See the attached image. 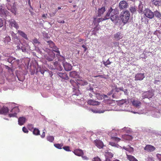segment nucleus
<instances>
[{"instance_id":"50","label":"nucleus","mask_w":161,"mask_h":161,"mask_svg":"<svg viewBox=\"0 0 161 161\" xmlns=\"http://www.w3.org/2000/svg\"><path fill=\"white\" fill-rule=\"evenodd\" d=\"M33 42L35 44L39 43L40 42L38 41V40L36 38L33 40Z\"/></svg>"},{"instance_id":"22","label":"nucleus","mask_w":161,"mask_h":161,"mask_svg":"<svg viewBox=\"0 0 161 161\" xmlns=\"http://www.w3.org/2000/svg\"><path fill=\"white\" fill-rule=\"evenodd\" d=\"M18 33L22 37L26 39V40L28 39V38L27 36V35L24 32L21 31L20 30H19L18 31Z\"/></svg>"},{"instance_id":"43","label":"nucleus","mask_w":161,"mask_h":161,"mask_svg":"<svg viewBox=\"0 0 161 161\" xmlns=\"http://www.w3.org/2000/svg\"><path fill=\"white\" fill-rule=\"evenodd\" d=\"M127 102L126 99H122L120 100L119 102V103L121 104H123L126 103Z\"/></svg>"},{"instance_id":"49","label":"nucleus","mask_w":161,"mask_h":161,"mask_svg":"<svg viewBox=\"0 0 161 161\" xmlns=\"http://www.w3.org/2000/svg\"><path fill=\"white\" fill-rule=\"evenodd\" d=\"M93 161H103L101 160L100 158L98 157H95L93 158Z\"/></svg>"},{"instance_id":"52","label":"nucleus","mask_w":161,"mask_h":161,"mask_svg":"<svg viewBox=\"0 0 161 161\" xmlns=\"http://www.w3.org/2000/svg\"><path fill=\"white\" fill-rule=\"evenodd\" d=\"M113 139L116 142L119 141L120 140L119 138L117 137H114L113 138Z\"/></svg>"},{"instance_id":"7","label":"nucleus","mask_w":161,"mask_h":161,"mask_svg":"<svg viewBox=\"0 0 161 161\" xmlns=\"http://www.w3.org/2000/svg\"><path fill=\"white\" fill-rule=\"evenodd\" d=\"M128 6L127 2L124 0L121 1L119 3V7L121 9L126 8L128 7Z\"/></svg>"},{"instance_id":"48","label":"nucleus","mask_w":161,"mask_h":161,"mask_svg":"<svg viewBox=\"0 0 161 161\" xmlns=\"http://www.w3.org/2000/svg\"><path fill=\"white\" fill-rule=\"evenodd\" d=\"M28 128L29 130H31L33 129V125L32 124H28Z\"/></svg>"},{"instance_id":"61","label":"nucleus","mask_w":161,"mask_h":161,"mask_svg":"<svg viewBox=\"0 0 161 161\" xmlns=\"http://www.w3.org/2000/svg\"><path fill=\"white\" fill-rule=\"evenodd\" d=\"M28 4L29 5L30 7H32L31 6V2H30V0H28Z\"/></svg>"},{"instance_id":"53","label":"nucleus","mask_w":161,"mask_h":161,"mask_svg":"<svg viewBox=\"0 0 161 161\" xmlns=\"http://www.w3.org/2000/svg\"><path fill=\"white\" fill-rule=\"evenodd\" d=\"M56 12H57V11H56L54 12H53L52 13L50 14H49L50 16L51 17H52L54 16L55 15V14H56Z\"/></svg>"},{"instance_id":"39","label":"nucleus","mask_w":161,"mask_h":161,"mask_svg":"<svg viewBox=\"0 0 161 161\" xmlns=\"http://www.w3.org/2000/svg\"><path fill=\"white\" fill-rule=\"evenodd\" d=\"M111 64V62H110L109 59H108L106 62L104 61L103 62V64L106 67L108 65H109Z\"/></svg>"},{"instance_id":"12","label":"nucleus","mask_w":161,"mask_h":161,"mask_svg":"<svg viewBox=\"0 0 161 161\" xmlns=\"http://www.w3.org/2000/svg\"><path fill=\"white\" fill-rule=\"evenodd\" d=\"M9 109L8 108L5 106H3L0 109V114L6 115L9 112Z\"/></svg>"},{"instance_id":"28","label":"nucleus","mask_w":161,"mask_h":161,"mask_svg":"<svg viewBox=\"0 0 161 161\" xmlns=\"http://www.w3.org/2000/svg\"><path fill=\"white\" fill-rule=\"evenodd\" d=\"M127 158L130 161H138L133 156L126 154Z\"/></svg>"},{"instance_id":"36","label":"nucleus","mask_w":161,"mask_h":161,"mask_svg":"<svg viewBox=\"0 0 161 161\" xmlns=\"http://www.w3.org/2000/svg\"><path fill=\"white\" fill-rule=\"evenodd\" d=\"M63 143L60 144H55L54 145V146L56 147L57 148L59 149H61L62 148V147L63 146Z\"/></svg>"},{"instance_id":"3","label":"nucleus","mask_w":161,"mask_h":161,"mask_svg":"<svg viewBox=\"0 0 161 161\" xmlns=\"http://www.w3.org/2000/svg\"><path fill=\"white\" fill-rule=\"evenodd\" d=\"M113 10L112 9V11L110 14L109 18L111 21L115 24L117 23L119 19L118 15L113 12Z\"/></svg>"},{"instance_id":"44","label":"nucleus","mask_w":161,"mask_h":161,"mask_svg":"<svg viewBox=\"0 0 161 161\" xmlns=\"http://www.w3.org/2000/svg\"><path fill=\"white\" fill-rule=\"evenodd\" d=\"M15 59L13 57H10L8 58V61L9 63H12V61Z\"/></svg>"},{"instance_id":"63","label":"nucleus","mask_w":161,"mask_h":161,"mask_svg":"<svg viewBox=\"0 0 161 161\" xmlns=\"http://www.w3.org/2000/svg\"><path fill=\"white\" fill-rule=\"evenodd\" d=\"M47 15V14H43L42 15V17H44V18H47V17H46V16Z\"/></svg>"},{"instance_id":"9","label":"nucleus","mask_w":161,"mask_h":161,"mask_svg":"<svg viewBox=\"0 0 161 161\" xmlns=\"http://www.w3.org/2000/svg\"><path fill=\"white\" fill-rule=\"evenodd\" d=\"M145 76L144 73H138L136 74L135 77V80L136 81L142 80L145 78Z\"/></svg>"},{"instance_id":"56","label":"nucleus","mask_w":161,"mask_h":161,"mask_svg":"<svg viewBox=\"0 0 161 161\" xmlns=\"http://www.w3.org/2000/svg\"><path fill=\"white\" fill-rule=\"evenodd\" d=\"M110 145H111L112 146H114V147L116 146V144L114 142H110Z\"/></svg>"},{"instance_id":"16","label":"nucleus","mask_w":161,"mask_h":161,"mask_svg":"<svg viewBox=\"0 0 161 161\" xmlns=\"http://www.w3.org/2000/svg\"><path fill=\"white\" fill-rule=\"evenodd\" d=\"M89 90L96 95V97L97 99L99 100H102V99L103 97V95L99 93H95L93 90V88H90Z\"/></svg>"},{"instance_id":"26","label":"nucleus","mask_w":161,"mask_h":161,"mask_svg":"<svg viewBox=\"0 0 161 161\" xmlns=\"http://www.w3.org/2000/svg\"><path fill=\"white\" fill-rule=\"evenodd\" d=\"M106 11V8L105 7H103L98 10V15L101 16Z\"/></svg>"},{"instance_id":"31","label":"nucleus","mask_w":161,"mask_h":161,"mask_svg":"<svg viewBox=\"0 0 161 161\" xmlns=\"http://www.w3.org/2000/svg\"><path fill=\"white\" fill-rule=\"evenodd\" d=\"M161 1V0H152V4H154L156 6H159Z\"/></svg>"},{"instance_id":"4","label":"nucleus","mask_w":161,"mask_h":161,"mask_svg":"<svg viewBox=\"0 0 161 161\" xmlns=\"http://www.w3.org/2000/svg\"><path fill=\"white\" fill-rule=\"evenodd\" d=\"M45 58L48 61H52L55 58V54L53 51H50L47 54L45 55Z\"/></svg>"},{"instance_id":"41","label":"nucleus","mask_w":161,"mask_h":161,"mask_svg":"<svg viewBox=\"0 0 161 161\" xmlns=\"http://www.w3.org/2000/svg\"><path fill=\"white\" fill-rule=\"evenodd\" d=\"M143 6L141 5H140L139 6V12L140 13H142L143 12Z\"/></svg>"},{"instance_id":"51","label":"nucleus","mask_w":161,"mask_h":161,"mask_svg":"<svg viewBox=\"0 0 161 161\" xmlns=\"http://www.w3.org/2000/svg\"><path fill=\"white\" fill-rule=\"evenodd\" d=\"M133 148L132 147L129 146L127 151L129 152H132L133 151Z\"/></svg>"},{"instance_id":"10","label":"nucleus","mask_w":161,"mask_h":161,"mask_svg":"<svg viewBox=\"0 0 161 161\" xmlns=\"http://www.w3.org/2000/svg\"><path fill=\"white\" fill-rule=\"evenodd\" d=\"M8 12L3 8L2 6H0V16L2 17H6L8 14Z\"/></svg>"},{"instance_id":"35","label":"nucleus","mask_w":161,"mask_h":161,"mask_svg":"<svg viewBox=\"0 0 161 161\" xmlns=\"http://www.w3.org/2000/svg\"><path fill=\"white\" fill-rule=\"evenodd\" d=\"M33 132L34 134L36 135L40 134V131L38 129L36 128L34 129Z\"/></svg>"},{"instance_id":"45","label":"nucleus","mask_w":161,"mask_h":161,"mask_svg":"<svg viewBox=\"0 0 161 161\" xmlns=\"http://www.w3.org/2000/svg\"><path fill=\"white\" fill-rule=\"evenodd\" d=\"M63 149L67 151H70L69 147V146H65L63 147Z\"/></svg>"},{"instance_id":"13","label":"nucleus","mask_w":161,"mask_h":161,"mask_svg":"<svg viewBox=\"0 0 161 161\" xmlns=\"http://www.w3.org/2000/svg\"><path fill=\"white\" fill-rule=\"evenodd\" d=\"M95 145L99 148H103L104 145L103 143L101 141L96 139L94 141Z\"/></svg>"},{"instance_id":"19","label":"nucleus","mask_w":161,"mask_h":161,"mask_svg":"<svg viewBox=\"0 0 161 161\" xmlns=\"http://www.w3.org/2000/svg\"><path fill=\"white\" fill-rule=\"evenodd\" d=\"M74 153L75 155L78 156H82L84 154L83 151L79 149L74 150Z\"/></svg>"},{"instance_id":"27","label":"nucleus","mask_w":161,"mask_h":161,"mask_svg":"<svg viewBox=\"0 0 161 161\" xmlns=\"http://www.w3.org/2000/svg\"><path fill=\"white\" fill-rule=\"evenodd\" d=\"M122 37L121 36V33L120 32H118L114 35V38L116 40H119L122 38Z\"/></svg>"},{"instance_id":"32","label":"nucleus","mask_w":161,"mask_h":161,"mask_svg":"<svg viewBox=\"0 0 161 161\" xmlns=\"http://www.w3.org/2000/svg\"><path fill=\"white\" fill-rule=\"evenodd\" d=\"M70 82L73 87L76 88L78 86L77 81L76 80L75 81L74 80H70Z\"/></svg>"},{"instance_id":"42","label":"nucleus","mask_w":161,"mask_h":161,"mask_svg":"<svg viewBox=\"0 0 161 161\" xmlns=\"http://www.w3.org/2000/svg\"><path fill=\"white\" fill-rule=\"evenodd\" d=\"M147 161H154V158L152 156L148 157L147 158Z\"/></svg>"},{"instance_id":"23","label":"nucleus","mask_w":161,"mask_h":161,"mask_svg":"<svg viewBox=\"0 0 161 161\" xmlns=\"http://www.w3.org/2000/svg\"><path fill=\"white\" fill-rule=\"evenodd\" d=\"M70 76L74 78H77L79 76V75L76 71H72L69 73Z\"/></svg>"},{"instance_id":"20","label":"nucleus","mask_w":161,"mask_h":161,"mask_svg":"<svg viewBox=\"0 0 161 161\" xmlns=\"http://www.w3.org/2000/svg\"><path fill=\"white\" fill-rule=\"evenodd\" d=\"M26 119L24 117H20L18 119V124L20 125H23L25 122Z\"/></svg>"},{"instance_id":"18","label":"nucleus","mask_w":161,"mask_h":161,"mask_svg":"<svg viewBox=\"0 0 161 161\" xmlns=\"http://www.w3.org/2000/svg\"><path fill=\"white\" fill-rule=\"evenodd\" d=\"M87 103L88 104L92 105H98L100 104L99 102L92 99L88 100Z\"/></svg>"},{"instance_id":"2","label":"nucleus","mask_w":161,"mask_h":161,"mask_svg":"<svg viewBox=\"0 0 161 161\" xmlns=\"http://www.w3.org/2000/svg\"><path fill=\"white\" fill-rule=\"evenodd\" d=\"M112 10V8H110L103 18H100L97 19H94L93 21L94 24H97L102 21L109 19L110 14Z\"/></svg>"},{"instance_id":"57","label":"nucleus","mask_w":161,"mask_h":161,"mask_svg":"<svg viewBox=\"0 0 161 161\" xmlns=\"http://www.w3.org/2000/svg\"><path fill=\"white\" fill-rule=\"evenodd\" d=\"M58 22L59 23L63 24L64 23V21L63 20H58Z\"/></svg>"},{"instance_id":"29","label":"nucleus","mask_w":161,"mask_h":161,"mask_svg":"<svg viewBox=\"0 0 161 161\" xmlns=\"http://www.w3.org/2000/svg\"><path fill=\"white\" fill-rule=\"evenodd\" d=\"M52 49L53 51L57 53L56 54V56L57 57H58V56H61L60 54V51L58 50V48L56 46H55L54 47H53Z\"/></svg>"},{"instance_id":"14","label":"nucleus","mask_w":161,"mask_h":161,"mask_svg":"<svg viewBox=\"0 0 161 161\" xmlns=\"http://www.w3.org/2000/svg\"><path fill=\"white\" fill-rule=\"evenodd\" d=\"M63 65L65 70L66 71H70L72 69L71 65L66 62H63Z\"/></svg>"},{"instance_id":"25","label":"nucleus","mask_w":161,"mask_h":161,"mask_svg":"<svg viewBox=\"0 0 161 161\" xmlns=\"http://www.w3.org/2000/svg\"><path fill=\"white\" fill-rule=\"evenodd\" d=\"M58 75L61 78L65 79H67L68 78V76L65 73L61 72L58 73Z\"/></svg>"},{"instance_id":"6","label":"nucleus","mask_w":161,"mask_h":161,"mask_svg":"<svg viewBox=\"0 0 161 161\" xmlns=\"http://www.w3.org/2000/svg\"><path fill=\"white\" fill-rule=\"evenodd\" d=\"M6 22H8L9 23V25L11 28L13 27L17 30L19 28V27L18 23L14 19H11L9 20L6 21Z\"/></svg>"},{"instance_id":"47","label":"nucleus","mask_w":161,"mask_h":161,"mask_svg":"<svg viewBox=\"0 0 161 161\" xmlns=\"http://www.w3.org/2000/svg\"><path fill=\"white\" fill-rule=\"evenodd\" d=\"M30 8H31V9H29V11L30 12L31 15H33L34 14V12H33V8H32V7H31Z\"/></svg>"},{"instance_id":"1","label":"nucleus","mask_w":161,"mask_h":161,"mask_svg":"<svg viewBox=\"0 0 161 161\" xmlns=\"http://www.w3.org/2000/svg\"><path fill=\"white\" fill-rule=\"evenodd\" d=\"M130 14L128 10L123 11L120 14L121 20L124 24L127 23L129 19Z\"/></svg>"},{"instance_id":"8","label":"nucleus","mask_w":161,"mask_h":161,"mask_svg":"<svg viewBox=\"0 0 161 161\" xmlns=\"http://www.w3.org/2000/svg\"><path fill=\"white\" fill-rule=\"evenodd\" d=\"M11 112H14V113L13 114H9V116L10 117H16L17 114V113H18L19 112V110L18 107H16L13 108Z\"/></svg>"},{"instance_id":"15","label":"nucleus","mask_w":161,"mask_h":161,"mask_svg":"<svg viewBox=\"0 0 161 161\" xmlns=\"http://www.w3.org/2000/svg\"><path fill=\"white\" fill-rule=\"evenodd\" d=\"M132 105L136 108H138L141 105V103L140 101L136 100L134 99L132 100L131 101Z\"/></svg>"},{"instance_id":"24","label":"nucleus","mask_w":161,"mask_h":161,"mask_svg":"<svg viewBox=\"0 0 161 161\" xmlns=\"http://www.w3.org/2000/svg\"><path fill=\"white\" fill-rule=\"evenodd\" d=\"M114 154L111 152L109 150H107L105 153V156L108 158H111L113 157Z\"/></svg>"},{"instance_id":"11","label":"nucleus","mask_w":161,"mask_h":161,"mask_svg":"<svg viewBox=\"0 0 161 161\" xmlns=\"http://www.w3.org/2000/svg\"><path fill=\"white\" fill-rule=\"evenodd\" d=\"M155 149V147L150 145H147L144 148V150L149 152H153Z\"/></svg>"},{"instance_id":"64","label":"nucleus","mask_w":161,"mask_h":161,"mask_svg":"<svg viewBox=\"0 0 161 161\" xmlns=\"http://www.w3.org/2000/svg\"><path fill=\"white\" fill-rule=\"evenodd\" d=\"M5 68L7 69L8 70L10 69V68L8 66L5 65Z\"/></svg>"},{"instance_id":"33","label":"nucleus","mask_w":161,"mask_h":161,"mask_svg":"<svg viewBox=\"0 0 161 161\" xmlns=\"http://www.w3.org/2000/svg\"><path fill=\"white\" fill-rule=\"evenodd\" d=\"M47 42L48 43L49 47L52 48L53 47H54L55 46L54 43L51 41H48Z\"/></svg>"},{"instance_id":"55","label":"nucleus","mask_w":161,"mask_h":161,"mask_svg":"<svg viewBox=\"0 0 161 161\" xmlns=\"http://www.w3.org/2000/svg\"><path fill=\"white\" fill-rule=\"evenodd\" d=\"M45 130L44 129L43 131ZM41 136L42 138H44L45 136V132L44 131H43L41 135Z\"/></svg>"},{"instance_id":"46","label":"nucleus","mask_w":161,"mask_h":161,"mask_svg":"<svg viewBox=\"0 0 161 161\" xmlns=\"http://www.w3.org/2000/svg\"><path fill=\"white\" fill-rule=\"evenodd\" d=\"M22 130L25 133H28V130L25 127L22 128Z\"/></svg>"},{"instance_id":"62","label":"nucleus","mask_w":161,"mask_h":161,"mask_svg":"<svg viewBox=\"0 0 161 161\" xmlns=\"http://www.w3.org/2000/svg\"><path fill=\"white\" fill-rule=\"evenodd\" d=\"M103 98L105 99L106 98H107L108 97L107 95L104 94L103 95Z\"/></svg>"},{"instance_id":"30","label":"nucleus","mask_w":161,"mask_h":161,"mask_svg":"<svg viewBox=\"0 0 161 161\" xmlns=\"http://www.w3.org/2000/svg\"><path fill=\"white\" fill-rule=\"evenodd\" d=\"M54 65L55 68L56 69L59 70H61L62 69V67L58 64V62L56 61L54 63Z\"/></svg>"},{"instance_id":"38","label":"nucleus","mask_w":161,"mask_h":161,"mask_svg":"<svg viewBox=\"0 0 161 161\" xmlns=\"http://www.w3.org/2000/svg\"><path fill=\"white\" fill-rule=\"evenodd\" d=\"M129 10L132 13H134L136 11V9L135 7H130Z\"/></svg>"},{"instance_id":"17","label":"nucleus","mask_w":161,"mask_h":161,"mask_svg":"<svg viewBox=\"0 0 161 161\" xmlns=\"http://www.w3.org/2000/svg\"><path fill=\"white\" fill-rule=\"evenodd\" d=\"M75 80L77 81L78 86H79V85L84 86L88 84L87 82L84 80L77 79Z\"/></svg>"},{"instance_id":"5","label":"nucleus","mask_w":161,"mask_h":161,"mask_svg":"<svg viewBox=\"0 0 161 161\" xmlns=\"http://www.w3.org/2000/svg\"><path fill=\"white\" fill-rule=\"evenodd\" d=\"M145 16L148 18L152 19L154 17L153 13L149 8H145L143 12Z\"/></svg>"},{"instance_id":"59","label":"nucleus","mask_w":161,"mask_h":161,"mask_svg":"<svg viewBox=\"0 0 161 161\" xmlns=\"http://www.w3.org/2000/svg\"><path fill=\"white\" fill-rule=\"evenodd\" d=\"M123 91L124 92V93L125 94V95H127V92H128V91H127V89H125V90H123Z\"/></svg>"},{"instance_id":"37","label":"nucleus","mask_w":161,"mask_h":161,"mask_svg":"<svg viewBox=\"0 0 161 161\" xmlns=\"http://www.w3.org/2000/svg\"><path fill=\"white\" fill-rule=\"evenodd\" d=\"M47 140L50 142H52L54 140V137L53 136H48L47 137Z\"/></svg>"},{"instance_id":"58","label":"nucleus","mask_w":161,"mask_h":161,"mask_svg":"<svg viewBox=\"0 0 161 161\" xmlns=\"http://www.w3.org/2000/svg\"><path fill=\"white\" fill-rule=\"evenodd\" d=\"M82 47L85 49V51H86V50L87 48L86 46L85 45H82Z\"/></svg>"},{"instance_id":"40","label":"nucleus","mask_w":161,"mask_h":161,"mask_svg":"<svg viewBox=\"0 0 161 161\" xmlns=\"http://www.w3.org/2000/svg\"><path fill=\"white\" fill-rule=\"evenodd\" d=\"M114 88L111 91L113 92L114 91L116 92H119V88H118L117 86H114Z\"/></svg>"},{"instance_id":"60","label":"nucleus","mask_w":161,"mask_h":161,"mask_svg":"<svg viewBox=\"0 0 161 161\" xmlns=\"http://www.w3.org/2000/svg\"><path fill=\"white\" fill-rule=\"evenodd\" d=\"M3 71V69L1 65H0V73L2 72Z\"/></svg>"},{"instance_id":"21","label":"nucleus","mask_w":161,"mask_h":161,"mask_svg":"<svg viewBox=\"0 0 161 161\" xmlns=\"http://www.w3.org/2000/svg\"><path fill=\"white\" fill-rule=\"evenodd\" d=\"M123 139L125 140L130 141L132 140L133 139V137L130 135L127 134H125L122 136Z\"/></svg>"},{"instance_id":"34","label":"nucleus","mask_w":161,"mask_h":161,"mask_svg":"<svg viewBox=\"0 0 161 161\" xmlns=\"http://www.w3.org/2000/svg\"><path fill=\"white\" fill-rule=\"evenodd\" d=\"M154 16V15L155 17L158 18H159L161 17V14L158 11H156L154 12L153 13Z\"/></svg>"},{"instance_id":"54","label":"nucleus","mask_w":161,"mask_h":161,"mask_svg":"<svg viewBox=\"0 0 161 161\" xmlns=\"http://www.w3.org/2000/svg\"><path fill=\"white\" fill-rule=\"evenodd\" d=\"M3 25V21L1 19H0V27H1Z\"/></svg>"}]
</instances>
